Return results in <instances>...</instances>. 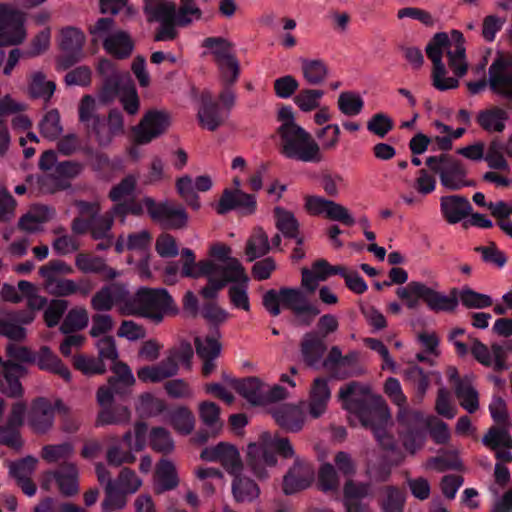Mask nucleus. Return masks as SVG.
<instances>
[{
  "label": "nucleus",
  "mask_w": 512,
  "mask_h": 512,
  "mask_svg": "<svg viewBox=\"0 0 512 512\" xmlns=\"http://www.w3.org/2000/svg\"><path fill=\"white\" fill-rule=\"evenodd\" d=\"M338 400L342 408L356 416L363 427L372 430L383 448L394 449L395 441L386 431L391 423V414L381 396L374 394L368 385L352 381L340 387Z\"/></svg>",
  "instance_id": "1"
},
{
  "label": "nucleus",
  "mask_w": 512,
  "mask_h": 512,
  "mask_svg": "<svg viewBox=\"0 0 512 512\" xmlns=\"http://www.w3.org/2000/svg\"><path fill=\"white\" fill-rule=\"evenodd\" d=\"M427 57L433 64L432 84L439 91L455 89L459 81L454 77H447V70L442 61L445 54L448 65L453 73L462 77L468 70L463 34L458 30H452L450 34L436 33L426 46Z\"/></svg>",
  "instance_id": "2"
},
{
  "label": "nucleus",
  "mask_w": 512,
  "mask_h": 512,
  "mask_svg": "<svg viewBox=\"0 0 512 512\" xmlns=\"http://www.w3.org/2000/svg\"><path fill=\"white\" fill-rule=\"evenodd\" d=\"M273 450L283 458L295 460V457H299L288 438L270 432H262L257 441L247 446L246 451V464L257 479H268L269 468L276 466L278 460Z\"/></svg>",
  "instance_id": "3"
},
{
  "label": "nucleus",
  "mask_w": 512,
  "mask_h": 512,
  "mask_svg": "<svg viewBox=\"0 0 512 512\" xmlns=\"http://www.w3.org/2000/svg\"><path fill=\"white\" fill-rule=\"evenodd\" d=\"M262 303L272 316H278L281 313V306L290 310L299 326H310L320 314L318 307L308 300L302 290L297 288L282 287L278 291L268 290L263 295Z\"/></svg>",
  "instance_id": "4"
},
{
  "label": "nucleus",
  "mask_w": 512,
  "mask_h": 512,
  "mask_svg": "<svg viewBox=\"0 0 512 512\" xmlns=\"http://www.w3.org/2000/svg\"><path fill=\"white\" fill-rule=\"evenodd\" d=\"M176 308L165 289L141 288L121 308V315L143 317L159 324L165 315L174 314Z\"/></svg>",
  "instance_id": "5"
},
{
  "label": "nucleus",
  "mask_w": 512,
  "mask_h": 512,
  "mask_svg": "<svg viewBox=\"0 0 512 512\" xmlns=\"http://www.w3.org/2000/svg\"><path fill=\"white\" fill-rule=\"evenodd\" d=\"M279 152L288 159L305 163H319L323 160L320 145L312 135L299 125L277 129Z\"/></svg>",
  "instance_id": "6"
},
{
  "label": "nucleus",
  "mask_w": 512,
  "mask_h": 512,
  "mask_svg": "<svg viewBox=\"0 0 512 512\" xmlns=\"http://www.w3.org/2000/svg\"><path fill=\"white\" fill-rule=\"evenodd\" d=\"M396 295L405 302L408 309L417 308L420 300L435 312H451L458 305L455 291H451L450 295H444L419 281H411L406 286L399 287Z\"/></svg>",
  "instance_id": "7"
},
{
  "label": "nucleus",
  "mask_w": 512,
  "mask_h": 512,
  "mask_svg": "<svg viewBox=\"0 0 512 512\" xmlns=\"http://www.w3.org/2000/svg\"><path fill=\"white\" fill-rule=\"evenodd\" d=\"M426 165L439 176L441 185L449 190L456 191L474 185L467 179L464 164L448 154L430 156L426 159Z\"/></svg>",
  "instance_id": "8"
},
{
  "label": "nucleus",
  "mask_w": 512,
  "mask_h": 512,
  "mask_svg": "<svg viewBox=\"0 0 512 512\" xmlns=\"http://www.w3.org/2000/svg\"><path fill=\"white\" fill-rule=\"evenodd\" d=\"M94 43L102 42L105 50L118 58L131 54L133 43L129 35L114 29V21L110 18H100L89 28Z\"/></svg>",
  "instance_id": "9"
},
{
  "label": "nucleus",
  "mask_w": 512,
  "mask_h": 512,
  "mask_svg": "<svg viewBox=\"0 0 512 512\" xmlns=\"http://www.w3.org/2000/svg\"><path fill=\"white\" fill-rule=\"evenodd\" d=\"M248 282L249 277L244 269L243 275L241 276L234 277L233 275H230L225 278H212L210 285L204 286L200 293L205 299H213L222 288H224L228 283H232L228 289V297L231 305L236 309L248 312L250 310Z\"/></svg>",
  "instance_id": "10"
},
{
  "label": "nucleus",
  "mask_w": 512,
  "mask_h": 512,
  "mask_svg": "<svg viewBox=\"0 0 512 512\" xmlns=\"http://www.w3.org/2000/svg\"><path fill=\"white\" fill-rule=\"evenodd\" d=\"M144 205L151 219L165 229H181L187 225L188 215L179 204L156 202L151 197H144Z\"/></svg>",
  "instance_id": "11"
},
{
  "label": "nucleus",
  "mask_w": 512,
  "mask_h": 512,
  "mask_svg": "<svg viewBox=\"0 0 512 512\" xmlns=\"http://www.w3.org/2000/svg\"><path fill=\"white\" fill-rule=\"evenodd\" d=\"M303 200L304 211L310 216H324L349 227L355 224V219L348 208L338 202L318 195H305Z\"/></svg>",
  "instance_id": "12"
},
{
  "label": "nucleus",
  "mask_w": 512,
  "mask_h": 512,
  "mask_svg": "<svg viewBox=\"0 0 512 512\" xmlns=\"http://www.w3.org/2000/svg\"><path fill=\"white\" fill-rule=\"evenodd\" d=\"M25 14L7 4H0L1 45H19L27 36Z\"/></svg>",
  "instance_id": "13"
},
{
  "label": "nucleus",
  "mask_w": 512,
  "mask_h": 512,
  "mask_svg": "<svg viewBox=\"0 0 512 512\" xmlns=\"http://www.w3.org/2000/svg\"><path fill=\"white\" fill-rule=\"evenodd\" d=\"M468 352L470 351L474 359L485 367H492L497 372L509 369L506 362V348L498 343H493L489 348L478 338L468 337Z\"/></svg>",
  "instance_id": "14"
},
{
  "label": "nucleus",
  "mask_w": 512,
  "mask_h": 512,
  "mask_svg": "<svg viewBox=\"0 0 512 512\" xmlns=\"http://www.w3.org/2000/svg\"><path fill=\"white\" fill-rule=\"evenodd\" d=\"M170 125L169 114L164 111L147 112L140 123L133 128L134 140L139 145L150 143L161 136Z\"/></svg>",
  "instance_id": "15"
},
{
  "label": "nucleus",
  "mask_w": 512,
  "mask_h": 512,
  "mask_svg": "<svg viewBox=\"0 0 512 512\" xmlns=\"http://www.w3.org/2000/svg\"><path fill=\"white\" fill-rule=\"evenodd\" d=\"M200 458L208 462H219L230 475L243 472L244 466L239 451L235 446L225 442L204 448Z\"/></svg>",
  "instance_id": "16"
},
{
  "label": "nucleus",
  "mask_w": 512,
  "mask_h": 512,
  "mask_svg": "<svg viewBox=\"0 0 512 512\" xmlns=\"http://www.w3.org/2000/svg\"><path fill=\"white\" fill-rule=\"evenodd\" d=\"M231 254V248L224 243L216 242L210 246L209 256L211 259H207L206 261H211L214 264L215 269L213 270V274L216 278H225L230 275L234 277L243 275L245 268L240 261L232 257Z\"/></svg>",
  "instance_id": "17"
},
{
  "label": "nucleus",
  "mask_w": 512,
  "mask_h": 512,
  "mask_svg": "<svg viewBox=\"0 0 512 512\" xmlns=\"http://www.w3.org/2000/svg\"><path fill=\"white\" fill-rule=\"evenodd\" d=\"M315 476L313 466L304 458L295 457L293 465L283 477V491L290 495L308 488Z\"/></svg>",
  "instance_id": "18"
},
{
  "label": "nucleus",
  "mask_w": 512,
  "mask_h": 512,
  "mask_svg": "<svg viewBox=\"0 0 512 512\" xmlns=\"http://www.w3.org/2000/svg\"><path fill=\"white\" fill-rule=\"evenodd\" d=\"M332 391L329 386V380L322 377L315 378L308 391L306 401V412L312 419L322 417L328 410Z\"/></svg>",
  "instance_id": "19"
},
{
  "label": "nucleus",
  "mask_w": 512,
  "mask_h": 512,
  "mask_svg": "<svg viewBox=\"0 0 512 512\" xmlns=\"http://www.w3.org/2000/svg\"><path fill=\"white\" fill-rule=\"evenodd\" d=\"M257 208L256 196L241 189H225L216 206V212L223 215L231 210H239L244 215H252Z\"/></svg>",
  "instance_id": "20"
},
{
  "label": "nucleus",
  "mask_w": 512,
  "mask_h": 512,
  "mask_svg": "<svg viewBox=\"0 0 512 512\" xmlns=\"http://www.w3.org/2000/svg\"><path fill=\"white\" fill-rule=\"evenodd\" d=\"M129 291L120 283H113L102 287L91 298V307L95 311H110L117 306L118 312L121 314V308L128 302Z\"/></svg>",
  "instance_id": "21"
},
{
  "label": "nucleus",
  "mask_w": 512,
  "mask_h": 512,
  "mask_svg": "<svg viewBox=\"0 0 512 512\" xmlns=\"http://www.w3.org/2000/svg\"><path fill=\"white\" fill-rule=\"evenodd\" d=\"M54 481L61 494L72 496L78 493V468L73 463L65 462L56 470L45 475L42 487L49 489V483Z\"/></svg>",
  "instance_id": "22"
},
{
  "label": "nucleus",
  "mask_w": 512,
  "mask_h": 512,
  "mask_svg": "<svg viewBox=\"0 0 512 512\" xmlns=\"http://www.w3.org/2000/svg\"><path fill=\"white\" fill-rule=\"evenodd\" d=\"M82 171V165L74 161L58 163L52 172L42 179V188L50 193L68 187L67 181L75 178Z\"/></svg>",
  "instance_id": "23"
},
{
  "label": "nucleus",
  "mask_w": 512,
  "mask_h": 512,
  "mask_svg": "<svg viewBox=\"0 0 512 512\" xmlns=\"http://www.w3.org/2000/svg\"><path fill=\"white\" fill-rule=\"evenodd\" d=\"M98 69L104 76V85L100 93V98L103 102H110L120 94V86L128 82L130 79L129 75L117 71L113 63L106 59L99 62Z\"/></svg>",
  "instance_id": "24"
},
{
  "label": "nucleus",
  "mask_w": 512,
  "mask_h": 512,
  "mask_svg": "<svg viewBox=\"0 0 512 512\" xmlns=\"http://www.w3.org/2000/svg\"><path fill=\"white\" fill-rule=\"evenodd\" d=\"M84 43L85 35L81 30L75 27L62 29L59 45L61 50L67 54V59L60 60L63 68H67L79 60Z\"/></svg>",
  "instance_id": "25"
},
{
  "label": "nucleus",
  "mask_w": 512,
  "mask_h": 512,
  "mask_svg": "<svg viewBox=\"0 0 512 512\" xmlns=\"http://www.w3.org/2000/svg\"><path fill=\"white\" fill-rule=\"evenodd\" d=\"M343 272L342 265H331L325 259H318L313 262L310 269H302V286L309 292H314L319 282L327 280L332 275H339Z\"/></svg>",
  "instance_id": "26"
},
{
  "label": "nucleus",
  "mask_w": 512,
  "mask_h": 512,
  "mask_svg": "<svg viewBox=\"0 0 512 512\" xmlns=\"http://www.w3.org/2000/svg\"><path fill=\"white\" fill-rule=\"evenodd\" d=\"M54 409L49 400L37 398L28 413V425L38 434L46 433L53 425Z\"/></svg>",
  "instance_id": "27"
},
{
  "label": "nucleus",
  "mask_w": 512,
  "mask_h": 512,
  "mask_svg": "<svg viewBox=\"0 0 512 512\" xmlns=\"http://www.w3.org/2000/svg\"><path fill=\"white\" fill-rule=\"evenodd\" d=\"M440 210L443 218L449 224H456L470 214L472 206L466 197L449 195L441 197Z\"/></svg>",
  "instance_id": "28"
},
{
  "label": "nucleus",
  "mask_w": 512,
  "mask_h": 512,
  "mask_svg": "<svg viewBox=\"0 0 512 512\" xmlns=\"http://www.w3.org/2000/svg\"><path fill=\"white\" fill-rule=\"evenodd\" d=\"M403 417H405L407 421L414 420L423 424L429 430L430 436L437 444H445L450 439L448 425L435 416L425 417L420 411H409L404 409Z\"/></svg>",
  "instance_id": "29"
},
{
  "label": "nucleus",
  "mask_w": 512,
  "mask_h": 512,
  "mask_svg": "<svg viewBox=\"0 0 512 512\" xmlns=\"http://www.w3.org/2000/svg\"><path fill=\"white\" fill-rule=\"evenodd\" d=\"M272 416L275 422L288 432L300 431L306 418L302 409L293 404H285L275 408Z\"/></svg>",
  "instance_id": "30"
},
{
  "label": "nucleus",
  "mask_w": 512,
  "mask_h": 512,
  "mask_svg": "<svg viewBox=\"0 0 512 512\" xmlns=\"http://www.w3.org/2000/svg\"><path fill=\"white\" fill-rule=\"evenodd\" d=\"M47 291L56 297H68L79 294L87 297L92 291V286L87 280H80L79 283L69 278H59L44 282Z\"/></svg>",
  "instance_id": "31"
},
{
  "label": "nucleus",
  "mask_w": 512,
  "mask_h": 512,
  "mask_svg": "<svg viewBox=\"0 0 512 512\" xmlns=\"http://www.w3.org/2000/svg\"><path fill=\"white\" fill-rule=\"evenodd\" d=\"M181 256L183 259V265L181 269L182 276L191 278H199L205 276L208 279L207 285H210L212 278H216L213 274L215 266L211 261L201 260L196 262L195 254L189 248H183L181 251Z\"/></svg>",
  "instance_id": "32"
},
{
  "label": "nucleus",
  "mask_w": 512,
  "mask_h": 512,
  "mask_svg": "<svg viewBox=\"0 0 512 512\" xmlns=\"http://www.w3.org/2000/svg\"><path fill=\"white\" fill-rule=\"evenodd\" d=\"M326 345L323 338L314 331L303 335L300 343V352L304 363L307 366H315L323 357Z\"/></svg>",
  "instance_id": "33"
},
{
  "label": "nucleus",
  "mask_w": 512,
  "mask_h": 512,
  "mask_svg": "<svg viewBox=\"0 0 512 512\" xmlns=\"http://www.w3.org/2000/svg\"><path fill=\"white\" fill-rule=\"evenodd\" d=\"M75 266L82 273L102 274L104 279L107 280L119 276V272L108 266L103 258L88 253H79L75 257Z\"/></svg>",
  "instance_id": "34"
},
{
  "label": "nucleus",
  "mask_w": 512,
  "mask_h": 512,
  "mask_svg": "<svg viewBox=\"0 0 512 512\" xmlns=\"http://www.w3.org/2000/svg\"><path fill=\"white\" fill-rule=\"evenodd\" d=\"M197 117L199 124L203 129L215 131L225 123L228 113L222 110L217 103L209 98L208 100L203 99V103L198 111Z\"/></svg>",
  "instance_id": "35"
},
{
  "label": "nucleus",
  "mask_w": 512,
  "mask_h": 512,
  "mask_svg": "<svg viewBox=\"0 0 512 512\" xmlns=\"http://www.w3.org/2000/svg\"><path fill=\"white\" fill-rule=\"evenodd\" d=\"M36 363L41 370L59 376L66 382L71 381V372L61 359L47 346L39 349Z\"/></svg>",
  "instance_id": "36"
},
{
  "label": "nucleus",
  "mask_w": 512,
  "mask_h": 512,
  "mask_svg": "<svg viewBox=\"0 0 512 512\" xmlns=\"http://www.w3.org/2000/svg\"><path fill=\"white\" fill-rule=\"evenodd\" d=\"M178 484L179 479L175 465L167 459L160 460L155 471L154 492L162 494L175 489Z\"/></svg>",
  "instance_id": "37"
},
{
  "label": "nucleus",
  "mask_w": 512,
  "mask_h": 512,
  "mask_svg": "<svg viewBox=\"0 0 512 512\" xmlns=\"http://www.w3.org/2000/svg\"><path fill=\"white\" fill-rule=\"evenodd\" d=\"M508 113L506 110L492 106L488 109L481 110L476 117L479 126L488 133H501L506 127Z\"/></svg>",
  "instance_id": "38"
},
{
  "label": "nucleus",
  "mask_w": 512,
  "mask_h": 512,
  "mask_svg": "<svg viewBox=\"0 0 512 512\" xmlns=\"http://www.w3.org/2000/svg\"><path fill=\"white\" fill-rule=\"evenodd\" d=\"M3 379L0 381V390L2 393L17 397L22 395V386L19 377L23 374V367L20 364L7 362L1 365L0 369Z\"/></svg>",
  "instance_id": "39"
},
{
  "label": "nucleus",
  "mask_w": 512,
  "mask_h": 512,
  "mask_svg": "<svg viewBox=\"0 0 512 512\" xmlns=\"http://www.w3.org/2000/svg\"><path fill=\"white\" fill-rule=\"evenodd\" d=\"M143 10L148 22H165L175 19V3L168 0H143Z\"/></svg>",
  "instance_id": "40"
},
{
  "label": "nucleus",
  "mask_w": 512,
  "mask_h": 512,
  "mask_svg": "<svg viewBox=\"0 0 512 512\" xmlns=\"http://www.w3.org/2000/svg\"><path fill=\"white\" fill-rule=\"evenodd\" d=\"M273 213L277 229L285 237L296 239L297 244L300 246L303 243V238L299 237V222L294 214L279 206L274 208Z\"/></svg>",
  "instance_id": "41"
},
{
  "label": "nucleus",
  "mask_w": 512,
  "mask_h": 512,
  "mask_svg": "<svg viewBox=\"0 0 512 512\" xmlns=\"http://www.w3.org/2000/svg\"><path fill=\"white\" fill-rule=\"evenodd\" d=\"M232 476V494L237 502H252L259 497L260 488L254 480L242 473Z\"/></svg>",
  "instance_id": "42"
},
{
  "label": "nucleus",
  "mask_w": 512,
  "mask_h": 512,
  "mask_svg": "<svg viewBox=\"0 0 512 512\" xmlns=\"http://www.w3.org/2000/svg\"><path fill=\"white\" fill-rule=\"evenodd\" d=\"M235 390L253 405H263L265 385L256 377L235 380Z\"/></svg>",
  "instance_id": "43"
},
{
  "label": "nucleus",
  "mask_w": 512,
  "mask_h": 512,
  "mask_svg": "<svg viewBox=\"0 0 512 512\" xmlns=\"http://www.w3.org/2000/svg\"><path fill=\"white\" fill-rule=\"evenodd\" d=\"M201 46L206 49L205 54L212 56L215 64L235 55V44L224 37H207Z\"/></svg>",
  "instance_id": "44"
},
{
  "label": "nucleus",
  "mask_w": 512,
  "mask_h": 512,
  "mask_svg": "<svg viewBox=\"0 0 512 512\" xmlns=\"http://www.w3.org/2000/svg\"><path fill=\"white\" fill-rule=\"evenodd\" d=\"M455 395L463 409L473 414L479 409V394L472 384L471 377H464L455 386Z\"/></svg>",
  "instance_id": "45"
},
{
  "label": "nucleus",
  "mask_w": 512,
  "mask_h": 512,
  "mask_svg": "<svg viewBox=\"0 0 512 512\" xmlns=\"http://www.w3.org/2000/svg\"><path fill=\"white\" fill-rule=\"evenodd\" d=\"M176 374L175 366L166 358L156 365L144 366L137 371L139 380L150 383L161 382Z\"/></svg>",
  "instance_id": "46"
},
{
  "label": "nucleus",
  "mask_w": 512,
  "mask_h": 512,
  "mask_svg": "<svg viewBox=\"0 0 512 512\" xmlns=\"http://www.w3.org/2000/svg\"><path fill=\"white\" fill-rule=\"evenodd\" d=\"M56 89V84L48 80L42 71H34L29 75L28 90L32 97L49 102Z\"/></svg>",
  "instance_id": "47"
},
{
  "label": "nucleus",
  "mask_w": 512,
  "mask_h": 512,
  "mask_svg": "<svg viewBox=\"0 0 512 512\" xmlns=\"http://www.w3.org/2000/svg\"><path fill=\"white\" fill-rule=\"evenodd\" d=\"M38 129L41 136L47 140L54 141L59 139L63 132L59 110L52 108L46 111L38 123Z\"/></svg>",
  "instance_id": "48"
},
{
  "label": "nucleus",
  "mask_w": 512,
  "mask_h": 512,
  "mask_svg": "<svg viewBox=\"0 0 512 512\" xmlns=\"http://www.w3.org/2000/svg\"><path fill=\"white\" fill-rule=\"evenodd\" d=\"M269 250L268 235L262 228H255L246 243L245 254L248 261H253L266 255Z\"/></svg>",
  "instance_id": "49"
},
{
  "label": "nucleus",
  "mask_w": 512,
  "mask_h": 512,
  "mask_svg": "<svg viewBox=\"0 0 512 512\" xmlns=\"http://www.w3.org/2000/svg\"><path fill=\"white\" fill-rule=\"evenodd\" d=\"M301 70L304 79L312 86L322 84L328 76V67L320 59H303L301 61Z\"/></svg>",
  "instance_id": "50"
},
{
  "label": "nucleus",
  "mask_w": 512,
  "mask_h": 512,
  "mask_svg": "<svg viewBox=\"0 0 512 512\" xmlns=\"http://www.w3.org/2000/svg\"><path fill=\"white\" fill-rule=\"evenodd\" d=\"M131 412L123 405L104 407L102 408L97 416L96 425H121L126 424L130 421Z\"/></svg>",
  "instance_id": "51"
},
{
  "label": "nucleus",
  "mask_w": 512,
  "mask_h": 512,
  "mask_svg": "<svg viewBox=\"0 0 512 512\" xmlns=\"http://www.w3.org/2000/svg\"><path fill=\"white\" fill-rule=\"evenodd\" d=\"M111 370L114 375L108 379V384L115 393H122L126 388L131 387L135 383L132 371L125 363L116 361Z\"/></svg>",
  "instance_id": "52"
},
{
  "label": "nucleus",
  "mask_w": 512,
  "mask_h": 512,
  "mask_svg": "<svg viewBox=\"0 0 512 512\" xmlns=\"http://www.w3.org/2000/svg\"><path fill=\"white\" fill-rule=\"evenodd\" d=\"M169 422L172 427L180 434H190L195 426V418L190 409L185 406H179L169 414Z\"/></svg>",
  "instance_id": "53"
},
{
  "label": "nucleus",
  "mask_w": 512,
  "mask_h": 512,
  "mask_svg": "<svg viewBox=\"0 0 512 512\" xmlns=\"http://www.w3.org/2000/svg\"><path fill=\"white\" fill-rule=\"evenodd\" d=\"M115 486L117 489L123 491L125 494H136L143 486V479L136 473L135 470L129 467L120 469L116 479Z\"/></svg>",
  "instance_id": "54"
},
{
  "label": "nucleus",
  "mask_w": 512,
  "mask_h": 512,
  "mask_svg": "<svg viewBox=\"0 0 512 512\" xmlns=\"http://www.w3.org/2000/svg\"><path fill=\"white\" fill-rule=\"evenodd\" d=\"M89 322V315L84 307H75L66 314L60 330L64 334L80 331L84 329Z\"/></svg>",
  "instance_id": "55"
},
{
  "label": "nucleus",
  "mask_w": 512,
  "mask_h": 512,
  "mask_svg": "<svg viewBox=\"0 0 512 512\" xmlns=\"http://www.w3.org/2000/svg\"><path fill=\"white\" fill-rule=\"evenodd\" d=\"M222 86H233L240 76V62L236 54L216 63Z\"/></svg>",
  "instance_id": "56"
},
{
  "label": "nucleus",
  "mask_w": 512,
  "mask_h": 512,
  "mask_svg": "<svg viewBox=\"0 0 512 512\" xmlns=\"http://www.w3.org/2000/svg\"><path fill=\"white\" fill-rule=\"evenodd\" d=\"M201 18L202 11L195 0H180L179 7H175V19L180 27H186Z\"/></svg>",
  "instance_id": "57"
},
{
  "label": "nucleus",
  "mask_w": 512,
  "mask_h": 512,
  "mask_svg": "<svg viewBox=\"0 0 512 512\" xmlns=\"http://www.w3.org/2000/svg\"><path fill=\"white\" fill-rule=\"evenodd\" d=\"M115 217L116 214H114L113 208L103 215L92 217L91 221L89 222V231L92 238L99 240L112 236L111 228L113 226Z\"/></svg>",
  "instance_id": "58"
},
{
  "label": "nucleus",
  "mask_w": 512,
  "mask_h": 512,
  "mask_svg": "<svg viewBox=\"0 0 512 512\" xmlns=\"http://www.w3.org/2000/svg\"><path fill=\"white\" fill-rule=\"evenodd\" d=\"M52 232L55 235L52 248L58 255H68L79 249L80 244L77 238L67 234L64 227H57Z\"/></svg>",
  "instance_id": "59"
},
{
  "label": "nucleus",
  "mask_w": 512,
  "mask_h": 512,
  "mask_svg": "<svg viewBox=\"0 0 512 512\" xmlns=\"http://www.w3.org/2000/svg\"><path fill=\"white\" fill-rule=\"evenodd\" d=\"M337 106L342 114L352 117L361 113L364 107V101L359 93L344 91L338 96Z\"/></svg>",
  "instance_id": "60"
},
{
  "label": "nucleus",
  "mask_w": 512,
  "mask_h": 512,
  "mask_svg": "<svg viewBox=\"0 0 512 512\" xmlns=\"http://www.w3.org/2000/svg\"><path fill=\"white\" fill-rule=\"evenodd\" d=\"M404 493L393 486L382 489L380 505L384 512H402L404 507Z\"/></svg>",
  "instance_id": "61"
},
{
  "label": "nucleus",
  "mask_w": 512,
  "mask_h": 512,
  "mask_svg": "<svg viewBox=\"0 0 512 512\" xmlns=\"http://www.w3.org/2000/svg\"><path fill=\"white\" fill-rule=\"evenodd\" d=\"M324 94V91L321 89H302L294 97V103L301 111L310 112L319 108L320 101L323 98Z\"/></svg>",
  "instance_id": "62"
},
{
  "label": "nucleus",
  "mask_w": 512,
  "mask_h": 512,
  "mask_svg": "<svg viewBox=\"0 0 512 512\" xmlns=\"http://www.w3.org/2000/svg\"><path fill=\"white\" fill-rule=\"evenodd\" d=\"M105 498L101 503L104 512H116L126 507L128 495L117 489L115 485L105 487Z\"/></svg>",
  "instance_id": "63"
},
{
  "label": "nucleus",
  "mask_w": 512,
  "mask_h": 512,
  "mask_svg": "<svg viewBox=\"0 0 512 512\" xmlns=\"http://www.w3.org/2000/svg\"><path fill=\"white\" fill-rule=\"evenodd\" d=\"M150 447L159 453H170L174 449V442L170 432L162 427H155L149 433Z\"/></svg>",
  "instance_id": "64"
}]
</instances>
